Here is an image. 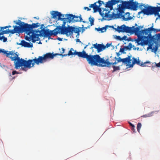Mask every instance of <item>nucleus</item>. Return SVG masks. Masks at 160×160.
Instances as JSON below:
<instances>
[{
    "instance_id": "39",
    "label": "nucleus",
    "mask_w": 160,
    "mask_h": 160,
    "mask_svg": "<svg viewBox=\"0 0 160 160\" xmlns=\"http://www.w3.org/2000/svg\"><path fill=\"white\" fill-rule=\"evenodd\" d=\"M112 68L113 69L114 71L120 70V68L119 66H113Z\"/></svg>"
},
{
    "instance_id": "3",
    "label": "nucleus",
    "mask_w": 160,
    "mask_h": 160,
    "mask_svg": "<svg viewBox=\"0 0 160 160\" xmlns=\"http://www.w3.org/2000/svg\"><path fill=\"white\" fill-rule=\"evenodd\" d=\"M83 58H86L89 64L91 66L101 67L104 62V58H101L99 55H88L85 52Z\"/></svg>"
},
{
    "instance_id": "40",
    "label": "nucleus",
    "mask_w": 160,
    "mask_h": 160,
    "mask_svg": "<svg viewBox=\"0 0 160 160\" xmlns=\"http://www.w3.org/2000/svg\"><path fill=\"white\" fill-rule=\"evenodd\" d=\"M117 62H122L123 63V58H121L120 57H119L118 58Z\"/></svg>"
},
{
    "instance_id": "11",
    "label": "nucleus",
    "mask_w": 160,
    "mask_h": 160,
    "mask_svg": "<svg viewBox=\"0 0 160 160\" xmlns=\"http://www.w3.org/2000/svg\"><path fill=\"white\" fill-rule=\"evenodd\" d=\"M85 52V51L84 50L82 52H78L76 50H74L73 48H71L67 54H62L61 56L65 57L67 56L77 55L79 57L83 58Z\"/></svg>"
},
{
    "instance_id": "17",
    "label": "nucleus",
    "mask_w": 160,
    "mask_h": 160,
    "mask_svg": "<svg viewBox=\"0 0 160 160\" xmlns=\"http://www.w3.org/2000/svg\"><path fill=\"white\" fill-rule=\"evenodd\" d=\"M51 14L52 18H56L57 16H58V20H61V21L63 20V18H61V17L62 14L60 12H58V11H53Z\"/></svg>"
},
{
    "instance_id": "4",
    "label": "nucleus",
    "mask_w": 160,
    "mask_h": 160,
    "mask_svg": "<svg viewBox=\"0 0 160 160\" xmlns=\"http://www.w3.org/2000/svg\"><path fill=\"white\" fill-rule=\"evenodd\" d=\"M62 55L61 54H53L52 53L49 52L44 54L43 56H39L38 58L35 57L34 59H32V67H34L35 63L37 65H38L39 63H42L46 62L48 60L53 59L55 56H61Z\"/></svg>"
},
{
    "instance_id": "13",
    "label": "nucleus",
    "mask_w": 160,
    "mask_h": 160,
    "mask_svg": "<svg viewBox=\"0 0 160 160\" xmlns=\"http://www.w3.org/2000/svg\"><path fill=\"white\" fill-rule=\"evenodd\" d=\"M32 34L29 35V37L26 36L25 37V39L28 41L32 42L35 43L36 41H38L40 39L39 38V35L38 34H34L33 33H31Z\"/></svg>"
},
{
    "instance_id": "15",
    "label": "nucleus",
    "mask_w": 160,
    "mask_h": 160,
    "mask_svg": "<svg viewBox=\"0 0 160 160\" xmlns=\"http://www.w3.org/2000/svg\"><path fill=\"white\" fill-rule=\"evenodd\" d=\"M132 63H131V64L129 65V68L133 67L134 65L135 64H137V65H140L142 67H145L146 66L145 64L148 63H149V62H145L144 63H141L140 61L139 60V59H138V60H137V59L135 58L134 57H132Z\"/></svg>"
},
{
    "instance_id": "63",
    "label": "nucleus",
    "mask_w": 160,
    "mask_h": 160,
    "mask_svg": "<svg viewBox=\"0 0 160 160\" xmlns=\"http://www.w3.org/2000/svg\"><path fill=\"white\" fill-rule=\"evenodd\" d=\"M88 46V45H86L85 47H84V49H85L87 47V46Z\"/></svg>"
},
{
    "instance_id": "60",
    "label": "nucleus",
    "mask_w": 160,
    "mask_h": 160,
    "mask_svg": "<svg viewBox=\"0 0 160 160\" xmlns=\"http://www.w3.org/2000/svg\"><path fill=\"white\" fill-rule=\"evenodd\" d=\"M158 31L160 32V29H156V32H158Z\"/></svg>"
},
{
    "instance_id": "48",
    "label": "nucleus",
    "mask_w": 160,
    "mask_h": 160,
    "mask_svg": "<svg viewBox=\"0 0 160 160\" xmlns=\"http://www.w3.org/2000/svg\"><path fill=\"white\" fill-rule=\"evenodd\" d=\"M84 9L85 10L87 9V10L88 11H90L91 10V9L89 8H88V7H84Z\"/></svg>"
},
{
    "instance_id": "47",
    "label": "nucleus",
    "mask_w": 160,
    "mask_h": 160,
    "mask_svg": "<svg viewBox=\"0 0 160 160\" xmlns=\"http://www.w3.org/2000/svg\"><path fill=\"white\" fill-rule=\"evenodd\" d=\"M19 73L16 71H14L12 72V75H14L16 74H18Z\"/></svg>"
},
{
    "instance_id": "14",
    "label": "nucleus",
    "mask_w": 160,
    "mask_h": 160,
    "mask_svg": "<svg viewBox=\"0 0 160 160\" xmlns=\"http://www.w3.org/2000/svg\"><path fill=\"white\" fill-rule=\"evenodd\" d=\"M120 2V0H110L104 4L105 7L106 8H109L110 10L113 9V6Z\"/></svg>"
},
{
    "instance_id": "44",
    "label": "nucleus",
    "mask_w": 160,
    "mask_h": 160,
    "mask_svg": "<svg viewBox=\"0 0 160 160\" xmlns=\"http://www.w3.org/2000/svg\"><path fill=\"white\" fill-rule=\"evenodd\" d=\"M4 52V49H2L0 48V53H2L3 54H4V52L5 53V52Z\"/></svg>"
},
{
    "instance_id": "10",
    "label": "nucleus",
    "mask_w": 160,
    "mask_h": 160,
    "mask_svg": "<svg viewBox=\"0 0 160 160\" xmlns=\"http://www.w3.org/2000/svg\"><path fill=\"white\" fill-rule=\"evenodd\" d=\"M40 26V24L38 22L33 23L32 24H29L26 23L27 34L30 35L31 33L34 34H38V33L40 32V30H34L33 29L37 28Z\"/></svg>"
},
{
    "instance_id": "41",
    "label": "nucleus",
    "mask_w": 160,
    "mask_h": 160,
    "mask_svg": "<svg viewBox=\"0 0 160 160\" xmlns=\"http://www.w3.org/2000/svg\"><path fill=\"white\" fill-rule=\"evenodd\" d=\"M116 39L120 41H122V38H121L120 36L116 35Z\"/></svg>"
},
{
    "instance_id": "19",
    "label": "nucleus",
    "mask_w": 160,
    "mask_h": 160,
    "mask_svg": "<svg viewBox=\"0 0 160 160\" xmlns=\"http://www.w3.org/2000/svg\"><path fill=\"white\" fill-rule=\"evenodd\" d=\"M131 56H128V57L123 58V63L126 65L127 66H128L129 67V65L131 64V62L132 60L131 59Z\"/></svg>"
},
{
    "instance_id": "56",
    "label": "nucleus",
    "mask_w": 160,
    "mask_h": 160,
    "mask_svg": "<svg viewBox=\"0 0 160 160\" xmlns=\"http://www.w3.org/2000/svg\"><path fill=\"white\" fill-rule=\"evenodd\" d=\"M82 32H83L85 31V28H83V25H82Z\"/></svg>"
},
{
    "instance_id": "45",
    "label": "nucleus",
    "mask_w": 160,
    "mask_h": 160,
    "mask_svg": "<svg viewBox=\"0 0 160 160\" xmlns=\"http://www.w3.org/2000/svg\"><path fill=\"white\" fill-rule=\"evenodd\" d=\"M61 49L62 50V51H61L60 52V54H62V53H64V52L65 49H64V48H62Z\"/></svg>"
},
{
    "instance_id": "43",
    "label": "nucleus",
    "mask_w": 160,
    "mask_h": 160,
    "mask_svg": "<svg viewBox=\"0 0 160 160\" xmlns=\"http://www.w3.org/2000/svg\"><path fill=\"white\" fill-rule=\"evenodd\" d=\"M127 37L126 36H124L122 38V40H125V41H126L127 40Z\"/></svg>"
},
{
    "instance_id": "55",
    "label": "nucleus",
    "mask_w": 160,
    "mask_h": 160,
    "mask_svg": "<svg viewBox=\"0 0 160 160\" xmlns=\"http://www.w3.org/2000/svg\"><path fill=\"white\" fill-rule=\"evenodd\" d=\"M142 11H143V9L142 8V11L138 12V14L139 15L141 13H143V12H142Z\"/></svg>"
},
{
    "instance_id": "8",
    "label": "nucleus",
    "mask_w": 160,
    "mask_h": 160,
    "mask_svg": "<svg viewBox=\"0 0 160 160\" xmlns=\"http://www.w3.org/2000/svg\"><path fill=\"white\" fill-rule=\"evenodd\" d=\"M62 30V33L63 35H66L67 37L72 36L73 32L77 33L78 35L79 36V32H80V30L79 28L69 26L67 28H63Z\"/></svg>"
},
{
    "instance_id": "2",
    "label": "nucleus",
    "mask_w": 160,
    "mask_h": 160,
    "mask_svg": "<svg viewBox=\"0 0 160 160\" xmlns=\"http://www.w3.org/2000/svg\"><path fill=\"white\" fill-rule=\"evenodd\" d=\"M122 4H120L118 8V11L120 14V16L123 13L124 9H128L133 10H136L138 7V3L137 2H134L133 0H129L128 1H122L120 0Z\"/></svg>"
},
{
    "instance_id": "25",
    "label": "nucleus",
    "mask_w": 160,
    "mask_h": 160,
    "mask_svg": "<svg viewBox=\"0 0 160 160\" xmlns=\"http://www.w3.org/2000/svg\"><path fill=\"white\" fill-rule=\"evenodd\" d=\"M104 62L103 63H102V67H109L110 65H111V62H109V59H107L106 60H105L104 58Z\"/></svg>"
},
{
    "instance_id": "5",
    "label": "nucleus",
    "mask_w": 160,
    "mask_h": 160,
    "mask_svg": "<svg viewBox=\"0 0 160 160\" xmlns=\"http://www.w3.org/2000/svg\"><path fill=\"white\" fill-rule=\"evenodd\" d=\"M104 3L103 1L98 0V2L94 3L93 4H91L89 7L90 8H92L93 10V12L94 13L96 12L97 11H98L99 13V14L102 17H106L107 18H110L109 20H111L110 16L111 14H109L108 13L110 12V11H108L107 12H106L105 14L103 12L104 11H107V10L106 8H103L102 12V8H101V6L102 4H104Z\"/></svg>"
},
{
    "instance_id": "24",
    "label": "nucleus",
    "mask_w": 160,
    "mask_h": 160,
    "mask_svg": "<svg viewBox=\"0 0 160 160\" xmlns=\"http://www.w3.org/2000/svg\"><path fill=\"white\" fill-rule=\"evenodd\" d=\"M130 13L129 12H126L125 15L126 16V17L125 18V16L124 15H122V17L123 18V19L125 21H127L129 20H130L132 19V18L131 17H129Z\"/></svg>"
},
{
    "instance_id": "21",
    "label": "nucleus",
    "mask_w": 160,
    "mask_h": 160,
    "mask_svg": "<svg viewBox=\"0 0 160 160\" xmlns=\"http://www.w3.org/2000/svg\"><path fill=\"white\" fill-rule=\"evenodd\" d=\"M127 26L123 24L121 26H118L117 29H116L118 32H126Z\"/></svg>"
},
{
    "instance_id": "9",
    "label": "nucleus",
    "mask_w": 160,
    "mask_h": 160,
    "mask_svg": "<svg viewBox=\"0 0 160 160\" xmlns=\"http://www.w3.org/2000/svg\"><path fill=\"white\" fill-rule=\"evenodd\" d=\"M57 28H55L54 30L51 31L49 29H45V28H43L42 29L40 30V32L39 34V37L44 36L46 37H48V38H51L50 37L52 35L56 36L59 32L58 31H56L57 30Z\"/></svg>"
},
{
    "instance_id": "58",
    "label": "nucleus",
    "mask_w": 160,
    "mask_h": 160,
    "mask_svg": "<svg viewBox=\"0 0 160 160\" xmlns=\"http://www.w3.org/2000/svg\"><path fill=\"white\" fill-rule=\"evenodd\" d=\"M138 27H140V28H143V26H138Z\"/></svg>"
},
{
    "instance_id": "27",
    "label": "nucleus",
    "mask_w": 160,
    "mask_h": 160,
    "mask_svg": "<svg viewBox=\"0 0 160 160\" xmlns=\"http://www.w3.org/2000/svg\"><path fill=\"white\" fill-rule=\"evenodd\" d=\"M149 48L150 49H152L154 53H155L157 51L158 49V46L157 45H156L155 47H154L153 48H152V44H150L149 45V47H148L147 50Z\"/></svg>"
},
{
    "instance_id": "35",
    "label": "nucleus",
    "mask_w": 160,
    "mask_h": 160,
    "mask_svg": "<svg viewBox=\"0 0 160 160\" xmlns=\"http://www.w3.org/2000/svg\"><path fill=\"white\" fill-rule=\"evenodd\" d=\"M89 21L90 22L91 26H92L94 24V19L93 18H92L91 16L89 18Z\"/></svg>"
},
{
    "instance_id": "18",
    "label": "nucleus",
    "mask_w": 160,
    "mask_h": 160,
    "mask_svg": "<svg viewBox=\"0 0 160 160\" xmlns=\"http://www.w3.org/2000/svg\"><path fill=\"white\" fill-rule=\"evenodd\" d=\"M66 16H67V17L66 18H63V20H66L67 22H73V20H74V19L75 18V15H73L72 14H66Z\"/></svg>"
},
{
    "instance_id": "22",
    "label": "nucleus",
    "mask_w": 160,
    "mask_h": 160,
    "mask_svg": "<svg viewBox=\"0 0 160 160\" xmlns=\"http://www.w3.org/2000/svg\"><path fill=\"white\" fill-rule=\"evenodd\" d=\"M66 22L64 21L63 22V24H62V26H58V27H57V29L58 30V31L59 32V33H60L61 34H63L62 33V32L63 31L62 29L63 28H67V27H65V24H66Z\"/></svg>"
},
{
    "instance_id": "52",
    "label": "nucleus",
    "mask_w": 160,
    "mask_h": 160,
    "mask_svg": "<svg viewBox=\"0 0 160 160\" xmlns=\"http://www.w3.org/2000/svg\"><path fill=\"white\" fill-rule=\"evenodd\" d=\"M118 63V62H116V61L115 62H114L113 63L111 62V65H112L113 66V65L116 64Z\"/></svg>"
},
{
    "instance_id": "54",
    "label": "nucleus",
    "mask_w": 160,
    "mask_h": 160,
    "mask_svg": "<svg viewBox=\"0 0 160 160\" xmlns=\"http://www.w3.org/2000/svg\"><path fill=\"white\" fill-rule=\"evenodd\" d=\"M101 28H96V29L97 30V31H101Z\"/></svg>"
},
{
    "instance_id": "30",
    "label": "nucleus",
    "mask_w": 160,
    "mask_h": 160,
    "mask_svg": "<svg viewBox=\"0 0 160 160\" xmlns=\"http://www.w3.org/2000/svg\"><path fill=\"white\" fill-rule=\"evenodd\" d=\"M126 32L130 33H134V28L132 27H129L127 26Z\"/></svg>"
},
{
    "instance_id": "33",
    "label": "nucleus",
    "mask_w": 160,
    "mask_h": 160,
    "mask_svg": "<svg viewBox=\"0 0 160 160\" xmlns=\"http://www.w3.org/2000/svg\"><path fill=\"white\" fill-rule=\"evenodd\" d=\"M110 16L111 19H114L115 18L117 19L120 16V14H115L114 12L112 13L111 16Z\"/></svg>"
},
{
    "instance_id": "61",
    "label": "nucleus",
    "mask_w": 160,
    "mask_h": 160,
    "mask_svg": "<svg viewBox=\"0 0 160 160\" xmlns=\"http://www.w3.org/2000/svg\"><path fill=\"white\" fill-rule=\"evenodd\" d=\"M127 40L128 41H130L131 40V38H128L127 39Z\"/></svg>"
},
{
    "instance_id": "6",
    "label": "nucleus",
    "mask_w": 160,
    "mask_h": 160,
    "mask_svg": "<svg viewBox=\"0 0 160 160\" xmlns=\"http://www.w3.org/2000/svg\"><path fill=\"white\" fill-rule=\"evenodd\" d=\"M156 30V29L153 28L152 27L144 30H141V34L142 35V37L143 39H144V41L143 42V44L147 45L150 42V41L152 38L151 35V32L152 31L155 32Z\"/></svg>"
},
{
    "instance_id": "42",
    "label": "nucleus",
    "mask_w": 160,
    "mask_h": 160,
    "mask_svg": "<svg viewBox=\"0 0 160 160\" xmlns=\"http://www.w3.org/2000/svg\"><path fill=\"white\" fill-rule=\"evenodd\" d=\"M111 43H107L105 46V49L106 48H108V47H110V46L111 45Z\"/></svg>"
},
{
    "instance_id": "12",
    "label": "nucleus",
    "mask_w": 160,
    "mask_h": 160,
    "mask_svg": "<svg viewBox=\"0 0 160 160\" xmlns=\"http://www.w3.org/2000/svg\"><path fill=\"white\" fill-rule=\"evenodd\" d=\"M143 6L144 7L143 9V13L145 15H149L154 14V7L150 6H148L147 7L145 4H141L139 6L140 9H142V7Z\"/></svg>"
},
{
    "instance_id": "1",
    "label": "nucleus",
    "mask_w": 160,
    "mask_h": 160,
    "mask_svg": "<svg viewBox=\"0 0 160 160\" xmlns=\"http://www.w3.org/2000/svg\"><path fill=\"white\" fill-rule=\"evenodd\" d=\"M15 54V56L14 57H9L12 61H15L14 62L15 66V68L18 69L21 67V69L22 70L27 71L28 69H30L32 67L31 65H32V59L26 60L22 58H20L16 53Z\"/></svg>"
},
{
    "instance_id": "62",
    "label": "nucleus",
    "mask_w": 160,
    "mask_h": 160,
    "mask_svg": "<svg viewBox=\"0 0 160 160\" xmlns=\"http://www.w3.org/2000/svg\"><path fill=\"white\" fill-rule=\"evenodd\" d=\"M7 28H10L11 27V26H10V25L7 26Z\"/></svg>"
},
{
    "instance_id": "23",
    "label": "nucleus",
    "mask_w": 160,
    "mask_h": 160,
    "mask_svg": "<svg viewBox=\"0 0 160 160\" xmlns=\"http://www.w3.org/2000/svg\"><path fill=\"white\" fill-rule=\"evenodd\" d=\"M158 112H159L158 110L156 111H152V112H151L150 113H149L146 114H145L144 115H143L141 116V118L143 117V118H146L152 117L153 116L154 113H157Z\"/></svg>"
},
{
    "instance_id": "36",
    "label": "nucleus",
    "mask_w": 160,
    "mask_h": 160,
    "mask_svg": "<svg viewBox=\"0 0 160 160\" xmlns=\"http://www.w3.org/2000/svg\"><path fill=\"white\" fill-rule=\"evenodd\" d=\"M142 125L141 123L139 122L138 123L137 125V129L138 132H139L140 128L141 127Z\"/></svg>"
},
{
    "instance_id": "38",
    "label": "nucleus",
    "mask_w": 160,
    "mask_h": 160,
    "mask_svg": "<svg viewBox=\"0 0 160 160\" xmlns=\"http://www.w3.org/2000/svg\"><path fill=\"white\" fill-rule=\"evenodd\" d=\"M125 49L124 47L122 48H121L119 51V52H121L124 54L126 53V52H125Z\"/></svg>"
},
{
    "instance_id": "57",
    "label": "nucleus",
    "mask_w": 160,
    "mask_h": 160,
    "mask_svg": "<svg viewBox=\"0 0 160 160\" xmlns=\"http://www.w3.org/2000/svg\"><path fill=\"white\" fill-rule=\"evenodd\" d=\"M117 55L118 57H119L120 55V54L119 52H117Z\"/></svg>"
},
{
    "instance_id": "31",
    "label": "nucleus",
    "mask_w": 160,
    "mask_h": 160,
    "mask_svg": "<svg viewBox=\"0 0 160 160\" xmlns=\"http://www.w3.org/2000/svg\"><path fill=\"white\" fill-rule=\"evenodd\" d=\"M134 47V46L132 45V43H129L128 46H124V47L125 49V51H127V50L130 51L131 50V48Z\"/></svg>"
},
{
    "instance_id": "53",
    "label": "nucleus",
    "mask_w": 160,
    "mask_h": 160,
    "mask_svg": "<svg viewBox=\"0 0 160 160\" xmlns=\"http://www.w3.org/2000/svg\"><path fill=\"white\" fill-rule=\"evenodd\" d=\"M156 65L158 67H160V62L157 64H156Z\"/></svg>"
},
{
    "instance_id": "26",
    "label": "nucleus",
    "mask_w": 160,
    "mask_h": 160,
    "mask_svg": "<svg viewBox=\"0 0 160 160\" xmlns=\"http://www.w3.org/2000/svg\"><path fill=\"white\" fill-rule=\"evenodd\" d=\"M133 28H134V33L136 35L142 34L141 30H140V27L135 28L134 26H133Z\"/></svg>"
},
{
    "instance_id": "28",
    "label": "nucleus",
    "mask_w": 160,
    "mask_h": 160,
    "mask_svg": "<svg viewBox=\"0 0 160 160\" xmlns=\"http://www.w3.org/2000/svg\"><path fill=\"white\" fill-rule=\"evenodd\" d=\"M136 41L138 45H141L142 46L144 45H146V44H143V42L144 41V39H143V38L142 37L139 38L137 39Z\"/></svg>"
},
{
    "instance_id": "37",
    "label": "nucleus",
    "mask_w": 160,
    "mask_h": 160,
    "mask_svg": "<svg viewBox=\"0 0 160 160\" xmlns=\"http://www.w3.org/2000/svg\"><path fill=\"white\" fill-rule=\"evenodd\" d=\"M108 27V25L106 26L105 27H103L101 28V32H106L107 27Z\"/></svg>"
},
{
    "instance_id": "49",
    "label": "nucleus",
    "mask_w": 160,
    "mask_h": 160,
    "mask_svg": "<svg viewBox=\"0 0 160 160\" xmlns=\"http://www.w3.org/2000/svg\"><path fill=\"white\" fill-rule=\"evenodd\" d=\"M7 26H5V27H1V30L0 31L2 30H3L4 29H5L6 28H7Z\"/></svg>"
},
{
    "instance_id": "7",
    "label": "nucleus",
    "mask_w": 160,
    "mask_h": 160,
    "mask_svg": "<svg viewBox=\"0 0 160 160\" xmlns=\"http://www.w3.org/2000/svg\"><path fill=\"white\" fill-rule=\"evenodd\" d=\"M14 22L19 26L16 25L13 26V27L14 28V29L10 30L11 34H13L16 32L22 33L24 32L27 33L26 23L24 22H22L20 20H19L18 22L15 21H14Z\"/></svg>"
},
{
    "instance_id": "16",
    "label": "nucleus",
    "mask_w": 160,
    "mask_h": 160,
    "mask_svg": "<svg viewBox=\"0 0 160 160\" xmlns=\"http://www.w3.org/2000/svg\"><path fill=\"white\" fill-rule=\"evenodd\" d=\"M93 45V47H92L91 48L92 49L93 48H94L97 49L98 52H100L103 50L105 49V45L102 44H98L97 43H96L95 44H94Z\"/></svg>"
},
{
    "instance_id": "51",
    "label": "nucleus",
    "mask_w": 160,
    "mask_h": 160,
    "mask_svg": "<svg viewBox=\"0 0 160 160\" xmlns=\"http://www.w3.org/2000/svg\"><path fill=\"white\" fill-rule=\"evenodd\" d=\"M129 124H130V125L132 126V127L133 128H135V126L134 125H133V124H132L131 123V122H129Z\"/></svg>"
},
{
    "instance_id": "64",
    "label": "nucleus",
    "mask_w": 160,
    "mask_h": 160,
    "mask_svg": "<svg viewBox=\"0 0 160 160\" xmlns=\"http://www.w3.org/2000/svg\"><path fill=\"white\" fill-rule=\"evenodd\" d=\"M157 15L158 16V17L160 18V15H159V13L158 15Z\"/></svg>"
},
{
    "instance_id": "29",
    "label": "nucleus",
    "mask_w": 160,
    "mask_h": 160,
    "mask_svg": "<svg viewBox=\"0 0 160 160\" xmlns=\"http://www.w3.org/2000/svg\"><path fill=\"white\" fill-rule=\"evenodd\" d=\"M154 14L155 16L159 14V12H160V7H153Z\"/></svg>"
},
{
    "instance_id": "59",
    "label": "nucleus",
    "mask_w": 160,
    "mask_h": 160,
    "mask_svg": "<svg viewBox=\"0 0 160 160\" xmlns=\"http://www.w3.org/2000/svg\"><path fill=\"white\" fill-rule=\"evenodd\" d=\"M44 26L43 24H42L41 26V27L40 28L42 29L43 26Z\"/></svg>"
},
{
    "instance_id": "32",
    "label": "nucleus",
    "mask_w": 160,
    "mask_h": 160,
    "mask_svg": "<svg viewBox=\"0 0 160 160\" xmlns=\"http://www.w3.org/2000/svg\"><path fill=\"white\" fill-rule=\"evenodd\" d=\"M4 52H5V53L4 52L3 54H6V56L8 57H10V55H14L15 54L12 51L8 52L4 50Z\"/></svg>"
},
{
    "instance_id": "50",
    "label": "nucleus",
    "mask_w": 160,
    "mask_h": 160,
    "mask_svg": "<svg viewBox=\"0 0 160 160\" xmlns=\"http://www.w3.org/2000/svg\"><path fill=\"white\" fill-rule=\"evenodd\" d=\"M76 42H79L80 43H82H82L81 42V41L79 39H76Z\"/></svg>"
},
{
    "instance_id": "46",
    "label": "nucleus",
    "mask_w": 160,
    "mask_h": 160,
    "mask_svg": "<svg viewBox=\"0 0 160 160\" xmlns=\"http://www.w3.org/2000/svg\"><path fill=\"white\" fill-rule=\"evenodd\" d=\"M157 38L158 39L160 40V33L157 35Z\"/></svg>"
},
{
    "instance_id": "34",
    "label": "nucleus",
    "mask_w": 160,
    "mask_h": 160,
    "mask_svg": "<svg viewBox=\"0 0 160 160\" xmlns=\"http://www.w3.org/2000/svg\"><path fill=\"white\" fill-rule=\"evenodd\" d=\"M80 16H76L75 17V18L74 19V20H73V22H78L79 21L82 22V18L81 17V15H80Z\"/></svg>"
},
{
    "instance_id": "20",
    "label": "nucleus",
    "mask_w": 160,
    "mask_h": 160,
    "mask_svg": "<svg viewBox=\"0 0 160 160\" xmlns=\"http://www.w3.org/2000/svg\"><path fill=\"white\" fill-rule=\"evenodd\" d=\"M24 47L27 48H32L33 47V44L32 43L30 44V43L25 41L24 40H22L20 43L18 44Z\"/></svg>"
}]
</instances>
